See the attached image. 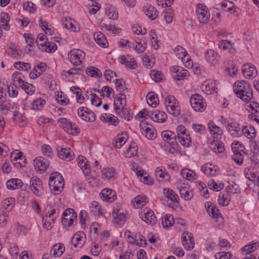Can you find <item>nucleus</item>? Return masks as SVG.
<instances>
[{"mask_svg": "<svg viewBox=\"0 0 259 259\" xmlns=\"http://www.w3.org/2000/svg\"><path fill=\"white\" fill-rule=\"evenodd\" d=\"M233 90L237 97L244 102L249 101L253 97L251 86L245 80L236 81L233 85Z\"/></svg>", "mask_w": 259, "mask_h": 259, "instance_id": "1", "label": "nucleus"}, {"mask_svg": "<svg viewBox=\"0 0 259 259\" xmlns=\"http://www.w3.org/2000/svg\"><path fill=\"white\" fill-rule=\"evenodd\" d=\"M49 185L54 194H59L64 186V181L62 176L57 171L52 173L50 176Z\"/></svg>", "mask_w": 259, "mask_h": 259, "instance_id": "2", "label": "nucleus"}, {"mask_svg": "<svg viewBox=\"0 0 259 259\" xmlns=\"http://www.w3.org/2000/svg\"><path fill=\"white\" fill-rule=\"evenodd\" d=\"M58 123L60 126L69 134L76 136L80 132V128L77 124L70 121L66 118H59L58 120Z\"/></svg>", "mask_w": 259, "mask_h": 259, "instance_id": "3", "label": "nucleus"}, {"mask_svg": "<svg viewBox=\"0 0 259 259\" xmlns=\"http://www.w3.org/2000/svg\"><path fill=\"white\" fill-rule=\"evenodd\" d=\"M177 138L182 145L189 147L191 144V138L189 132L183 125H179L176 129Z\"/></svg>", "mask_w": 259, "mask_h": 259, "instance_id": "4", "label": "nucleus"}, {"mask_svg": "<svg viewBox=\"0 0 259 259\" xmlns=\"http://www.w3.org/2000/svg\"><path fill=\"white\" fill-rule=\"evenodd\" d=\"M190 102L193 109L198 112H202L206 107V103L202 96L198 94L191 96Z\"/></svg>", "mask_w": 259, "mask_h": 259, "instance_id": "5", "label": "nucleus"}, {"mask_svg": "<svg viewBox=\"0 0 259 259\" xmlns=\"http://www.w3.org/2000/svg\"><path fill=\"white\" fill-rule=\"evenodd\" d=\"M176 56L181 60L185 67L191 68L193 67L192 60L190 58L186 49L181 46H177L174 50Z\"/></svg>", "mask_w": 259, "mask_h": 259, "instance_id": "6", "label": "nucleus"}, {"mask_svg": "<svg viewBox=\"0 0 259 259\" xmlns=\"http://www.w3.org/2000/svg\"><path fill=\"white\" fill-rule=\"evenodd\" d=\"M77 220V214L72 208H67L63 212L62 223L64 226L70 227Z\"/></svg>", "mask_w": 259, "mask_h": 259, "instance_id": "7", "label": "nucleus"}, {"mask_svg": "<svg viewBox=\"0 0 259 259\" xmlns=\"http://www.w3.org/2000/svg\"><path fill=\"white\" fill-rule=\"evenodd\" d=\"M85 57V53L80 49H72L68 54V59L75 66L80 65Z\"/></svg>", "mask_w": 259, "mask_h": 259, "instance_id": "8", "label": "nucleus"}, {"mask_svg": "<svg viewBox=\"0 0 259 259\" xmlns=\"http://www.w3.org/2000/svg\"><path fill=\"white\" fill-rule=\"evenodd\" d=\"M197 18L200 23L206 24L210 18L208 8L203 4H198L196 10Z\"/></svg>", "mask_w": 259, "mask_h": 259, "instance_id": "9", "label": "nucleus"}, {"mask_svg": "<svg viewBox=\"0 0 259 259\" xmlns=\"http://www.w3.org/2000/svg\"><path fill=\"white\" fill-rule=\"evenodd\" d=\"M29 186L33 193L38 197L41 196L44 192L42 183L40 180L36 177L31 178Z\"/></svg>", "mask_w": 259, "mask_h": 259, "instance_id": "10", "label": "nucleus"}, {"mask_svg": "<svg viewBox=\"0 0 259 259\" xmlns=\"http://www.w3.org/2000/svg\"><path fill=\"white\" fill-rule=\"evenodd\" d=\"M139 216L142 220L149 225H153L157 222L154 212L150 209H145L139 214Z\"/></svg>", "mask_w": 259, "mask_h": 259, "instance_id": "11", "label": "nucleus"}, {"mask_svg": "<svg viewBox=\"0 0 259 259\" xmlns=\"http://www.w3.org/2000/svg\"><path fill=\"white\" fill-rule=\"evenodd\" d=\"M161 137L163 141L170 146L174 147L177 145L178 141L176 134L170 131H164L161 133Z\"/></svg>", "mask_w": 259, "mask_h": 259, "instance_id": "12", "label": "nucleus"}, {"mask_svg": "<svg viewBox=\"0 0 259 259\" xmlns=\"http://www.w3.org/2000/svg\"><path fill=\"white\" fill-rule=\"evenodd\" d=\"M182 242L184 247L187 250H190L194 247V239L191 233L186 232L183 233Z\"/></svg>", "mask_w": 259, "mask_h": 259, "instance_id": "13", "label": "nucleus"}, {"mask_svg": "<svg viewBox=\"0 0 259 259\" xmlns=\"http://www.w3.org/2000/svg\"><path fill=\"white\" fill-rule=\"evenodd\" d=\"M140 128L142 134L148 139L152 140L156 138V131L151 125L143 123L140 125Z\"/></svg>", "mask_w": 259, "mask_h": 259, "instance_id": "14", "label": "nucleus"}, {"mask_svg": "<svg viewBox=\"0 0 259 259\" xmlns=\"http://www.w3.org/2000/svg\"><path fill=\"white\" fill-rule=\"evenodd\" d=\"M206 211L210 216L214 219H220L223 221L222 214L218 208L213 203L207 202L205 204Z\"/></svg>", "mask_w": 259, "mask_h": 259, "instance_id": "15", "label": "nucleus"}, {"mask_svg": "<svg viewBox=\"0 0 259 259\" xmlns=\"http://www.w3.org/2000/svg\"><path fill=\"white\" fill-rule=\"evenodd\" d=\"M242 72L244 76L248 79L254 78L257 74L256 68L250 63H247L242 66Z\"/></svg>", "mask_w": 259, "mask_h": 259, "instance_id": "16", "label": "nucleus"}, {"mask_svg": "<svg viewBox=\"0 0 259 259\" xmlns=\"http://www.w3.org/2000/svg\"><path fill=\"white\" fill-rule=\"evenodd\" d=\"M201 170L205 175L214 177L219 174L220 170L218 167L211 163H205L201 166Z\"/></svg>", "mask_w": 259, "mask_h": 259, "instance_id": "17", "label": "nucleus"}, {"mask_svg": "<svg viewBox=\"0 0 259 259\" xmlns=\"http://www.w3.org/2000/svg\"><path fill=\"white\" fill-rule=\"evenodd\" d=\"M58 157L63 160L69 161L73 159L74 154L73 151L69 148H58Z\"/></svg>", "mask_w": 259, "mask_h": 259, "instance_id": "18", "label": "nucleus"}, {"mask_svg": "<svg viewBox=\"0 0 259 259\" xmlns=\"http://www.w3.org/2000/svg\"><path fill=\"white\" fill-rule=\"evenodd\" d=\"M100 196L103 201L108 202H111L116 199V192L109 188L103 189Z\"/></svg>", "mask_w": 259, "mask_h": 259, "instance_id": "19", "label": "nucleus"}, {"mask_svg": "<svg viewBox=\"0 0 259 259\" xmlns=\"http://www.w3.org/2000/svg\"><path fill=\"white\" fill-rule=\"evenodd\" d=\"M208 127L210 134L214 139L219 140L222 137L223 131L219 126H217L213 121H209L208 123Z\"/></svg>", "mask_w": 259, "mask_h": 259, "instance_id": "20", "label": "nucleus"}, {"mask_svg": "<svg viewBox=\"0 0 259 259\" xmlns=\"http://www.w3.org/2000/svg\"><path fill=\"white\" fill-rule=\"evenodd\" d=\"M126 96L124 94H118L114 101V108L116 112H120L126 105Z\"/></svg>", "mask_w": 259, "mask_h": 259, "instance_id": "21", "label": "nucleus"}, {"mask_svg": "<svg viewBox=\"0 0 259 259\" xmlns=\"http://www.w3.org/2000/svg\"><path fill=\"white\" fill-rule=\"evenodd\" d=\"M118 61L120 63L124 65L125 67L128 69H135L137 66L135 59L131 58L129 56H120L118 58Z\"/></svg>", "mask_w": 259, "mask_h": 259, "instance_id": "22", "label": "nucleus"}, {"mask_svg": "<svg viewBox=\"0 0 259 259\" xmlns=\"http://www.w3.org/2000/svg\"><path fill=\"white\" fill-rule=\"evenodd\" d=\"M112 217L114 219V222L120 227L123 225L126 221V216L124 213L120 212L118 208H114L112 211Z\"/></svg>", "mask_w": 259, "mask_h": 259, "instance_id": "23", "label": "nucleus"}, {"mask_svg": "<svg viewBox=\"0 0 259 259\" xmlns=\"http://www.w3.org/2000/svg\"><path fill=\"white\" fill-rule=\"evenodd\" d=\"M49 165V161L42 157H38L34 160V166L37 171H45Z\"/></svg>", "mask_w": 259, "mask_h": 259, "instance_id": "24", "label": "nucleus"}, {"mask_svg": "<svg viewBox=\"0 0 259 259\" xmlns=\"http://www.w3.org/2000/svg\"><path fill=\"white\" fill-rule=\"evenodd\" d=\"M76 161L78 165L82 169L84 174L86 176L89 175L91 172V169L86 158L82 156H79L76 159Z\"/></svg>", "mask_w": 259, "mask_h": 259, "instance_id": "25", "label": "nucleus"}, {"mask_svg": "<svg viewBox=\"0 0 259 259\" xmlns=\"http://www.w3.org/2000/svg\"><path fill=\"white\" fill-rule=\"evenodd\" d=\"M181 197L184 200H190L193 197L194 194L192 189L188 186L182 185L179 188Z\"/></svg>", "mask_w": 259, "mask_h": 259, "instance_id": "26", "label": "nucleus"}, {"mask_svg": "<svg viewBox=\"0 0 259 259\" xmlns=\"http://www.w3.org/2000/svg\"><path fill=\"white\" fill-rule=\"evenodd\" d=\"M207 143L209 148L215 153H222L225 150L223 143H220L217 139H213V141L209 140Z\"/></svg>", "mask_w": 259, "mask_h": 259, "instance_id": "27", "label": "nucleus"}, {"mask_svg": "<svg viewBox=\"0 0 259 259\" xmlns=\"http://www.w3.org/2000/svg\"><path fill=\"white\" fill-rule=\"evenodd\" d=\"M217 84L214 80H208L205 81L202 85L201 89L206 94L210 95L215 92Z\"/></svg>", "mask_w": 259, "mask_h": 259, "instance_id": "28", "label": "nucleus"}, {"mask_svg": "<svg viewBox=\"0 0 259 259\" xmlns=\"http://www.w3.org/2000/svg\"><path fill=\"white\" fill-rule=\"evenodd\" d=\"M149 116L154 122L158 123L165 121L167 118V115L164 112L157 110L150 113Z\"/></svg>", "mask_w": 259, "mask_h": 259, "instance_id": "29", "label": "nucleus"}, {"mask_svg": "<svg viewBox=\"0 0 259 259\" xmlns=\"http://www.w3.org/2000/svg\"><path fill=\"white\" fill-rule=\"evenodd\" d=\"M101 173L103 179L105 180H112L115 179L116 171L112 167H106L103 168Z\"/></svg>", "mask_w": 259, "mask_h": 259, "instance_id": "30", "label": "nucleus"}, {"mask_svg": "<svg viewBox=\"0 0 259 259\" xmlns=\"http://www.w3.org/2000/svg\"><path fill=\"white\" fill-rule=\"evenodd\" d=\"M228 132L234 138H238L242 135V130L239 125L234 122H231L230 125L227 127Z\"/></svg>", "mask_w": 259, "mask_h": 259, "instance_id": "31", "label": "nucleus"}, {"mask_svg": "<svg viewBox=\"0 0 259 259\" xmlns=\"http://www.w3.org/2000/svg\"><path fill=\"white\" fill-rule=\"evenodd\" d=\"M46 68L45 64L41 63L34 67L29 73V77L31 79H35L39 76L41 74L45 72Z\"/></svg>", "mask_w": 259, "mask_h": 259, "instance_id": "32", "label": "nucleus"}, {"mask_svg": "<svg viewBox=\"0 0 259 259\" xmlns=\"http://www.w3.org/2000/svg\"><path fill=\"white\" fill-rule=\"evenodd\" d=\"M127 138L126 133H122L114 138L112 141V145L116 148H120L125 143Z\"/></svg>", "mask_w": 259, "mask_h": 259, "instance_id": "33", "label": "nucleus"}, {"mask_svg": "<svg viewBox=\"0 0 259 259\" xmlns=\"http://www.w3.org/2000/svg\"><path fill=\"white\" fill-rule=\"evenodd\" d=\"M85 234L83 232L76 233L72 237L71 242L75 247L79 246L81 247L84 243Z\"/></svg>", "mask_w": 259, "mask_h": 259, "instance_id": "34", "label": "nucleus"}, {"mask_svg": "<svg viewBox=\"0 0 259 259\" xmlns=\"http://www.w3.org/2000/svg\"><path fill=\"white\" fill-rule=\"evenodd\" d=\"M143 11L146 15L151 20H155L158 16V11L152 6H145L143 8Z\"/></svg>", "mask_w": 259, "mask_h": 259, "instance_id": "35", "label": "nucleus"}, {"mask_svg": "<svg viewBox=\"0 0 259 259\" xmlns=\"http://www.w3.org/2000/svg\"><path fill=\"white\" fill-rule=\"evenodd\" d=\"M171 70L173 73H176V76L178 80L183 79L188 73V70L178 66H173Z\"/></svg>", "mask_w": 259, "mask_h": 259, "instance_id": "36", "label": "nucleus"}, {"mask_svg": "<svg viewBox=\"0 0 259 259\" xmlns=\"http://www.w3.org/2000/svg\"><path fill=\"white\" fill-rule=\"evenodd\" d=\"M163 192L165 197L173 202H179V196L176 192L172 189L169 188H164Z\"/></svg>", "mask_w": 259, "mask_h": 259, "instance_id": "37", "label": "nucleus"}, {"mask_svg": "<svg viewBox=\"0 0 259 259\" xmlns=\"http://www.w3.org/2000/svg\"><path fill=\"white\" fill-rule=\"evenodd\" d=\"M6 185L8 189L13 190L21 188L23 183L20 179H12L7 181Z\"/></svg>", "mask_w": 259, "mask_h": 259, "instance_id": "38", "label": "nucleus"}, {"mask_svg": "<svg viewBox=\"0 0 259 259\" xmlns=\"http://www.w3.org/2000/svg\"><path fill=\"white\" fill-rule=\"evenodd\" d=\"M205 57L208 62L214 64L218 60L219 55L213 50H208L205 53Z\"/></svg>", "mask_w": 259, "mask_h": 259, "instance_id": "39", "label": "nucleus"}, {"mask_svg": "<svg viewBox=\"0 0 259 259\" xmlns=\"http://www.w3.org/2000/svg\"><path fill=\"white\" fill-rule=\"evenodd\" d=\"M181 174L183 178L188 181H193L197 179V175L190 169H182L181 171Z\"/></svg>", "mask_w": 259, "mask_h": 259, "instance_id": "40", "label": "nucleus"}, {"mask_svg": "<svg viewBox=\"0 0 259 259\" xmlns=\"http://www.w3.org/2000/svg\"><path fill=\"white\" fill-rule=\"evenodd\" d=\"M65 250L64 245L61 243L55 244L53 246L52 249L51 250L50 254L57 257L61 256Z\"/></svg>", "mask_w": 259, "mask_h": 259, "instance_id": "41", "label": "nucleus"}, {"mask_svg": "<svg viewBox=\"0 0 259 259\" xmlns=\"http://www.w3.org/2000/svg\"><path fill=\"white\" fill-rule=\"evenodd\" d=\"M241 132L242 134H244L245 137L250 139L254 138L256 136V131L255 128L251 125L243 127Z\"/></svg>", "mask_w": 259, "mask_h": 259, "instance_id": "42", "label": "nucleus"}, {"mask_svg": "<svg viewBox=\"0 0 259 259\" xmlns=\"http://www.w3.org/2000/svg\"><path fill=\"white\" fill-rule=\"evenodd\" d=\"M63 25L66 28L73 32H76L77 30L76 22L70 18H66L63 20Z\"/></svg>", "mask_w": 259, "mask_h": 259, "instance_id": "43", "label": "nucleus"}, {"mask_svg": "<svg viewBox=\"0 0 259 259\" xmlns=\"http://www.w3.org/2000/svg\"><path fill=\"white\" fill-rule=\"evenodd\" d=\"M106 14L110 19L116 20L118 18V13L115 7L109 5L105 10Z\"/></svg>", "mask_w": 259, "mask_h": 259, "instance_id": "44", "label": "nucleus"}, {"mask_svg": "<svg viewBox=\"0 0 259 259\" xmlns=\"http://www.w3.org/2000/svg\"><path fill=\"white\" fill-rule=\"evenodd\" d=\"M101 120L104 122H108L110 124L116 126L118 123V119L114 116H111V115H108L105 113L100 116Z\"/></svg>", "mask_w": 259, "mask_h": 259, "instance_id": "45", "label": "nucleus"}, {"mask_svg": "<svg viewBox=\"0 0 259 259\" xmlns=\"http://www.w3.org/2000/svg\"><path fill=\"white\" fill-rule=\"evenodd\" d=\"M155 175L157 180L159 181H166L170 179L169 175L159 167L156 168Z\"/></svg>", "mask_w": 259, "mask_h": 259, "instance_id": "46", "label": "nucleus"}, {"mask_svg": "<svg viewBox=\"0 0 259 259\" xmlns=\"http://www.w3.org/2000/svg\"><path fill=\"white\" fill-rule=\"evenodd\" d=\"M146 197L144 196L138 195L135 198L133 205L136 208H140L147 203Z\"/></svg>", "mask_w": 259, "mask_h": 259, "instance_id": "47", "label": "nucleus"}, {"mask_svg": "<svg viewBox=\"0 0 259 259\" xmlns=\"http://www.w3.org/2000/svg\"><path fill=\"white\" fill-rule=\"evenodd\" d=\"M230 201V196L228 192H222L219 194L218 202L222 205H228Z\"/></svg>", "mask_w": 259, "mask_h": 259, "instance_id": "48", "label": "nucleus"}, {"mask_svg": "<svg viewBox=\"0 0 259 259\" xmlns=\"http://www.w3.org/2000/svg\"><path fill=\"white\" fill-rule=\"evenodd\" d=\"M147 102L149 106L155 108L159 102L158 97L153 93H149L147 96Z\"/></svg>", "mask_w": 259, "mask_h": 259, "instance_id": "49", "label": "nucleus"}, {"mask_svg": "<svg viewBox=\"0 0 259 259\" xmlns=\"http://www.w3.org/2000/svg\"><path fill=\"white\" fill-rule=\"evenodd\" d=\"M12 78L13 82L15 83H18L20 87L24 85V84L26 82L23 80L24 76L23 74L18 71L15 72L13 74Z\"/></svg>", "mask_w": 259, "mask_h": 259, "instance_id": "50", "label": "nucleus"}, {"mask_svg": "<svg viewBox=\"0 0 259 259\" xmlns=\"http://www.w3.org/2000/svg\"><path fill=\"white\" fill-rule=\"evenodd\" d=\"M138 146L136 143H132L125 152V156L126 157H132L137 154Z\"/></svg>", "mask_w": 259, "mask_h": 259, "instance_id": "51", "label": "nucleus"}, {"mask_svg": "<svg viewBox=\"0 0 259 259\" xmlns=\"http://www.w3.org/2000/svg\"><path fill=\"white\" fill-rule=\"evenodd\" d=\"M46 104V101L42 98H38L32 102L31 108L34 110H41Z\"/></svg>", "mask_w": 259, "mask_h": 259, "instance_id": "52", "label": "nucleus"}, {"mask_svg": "<svg viewBox=\"0 0 259 259\" xmlns=\"http://www.w3.org/2000/svg\"><path fill=\"white\" fill-rule=\"evenodd\" d=\"M10 19L8 13L4 12L1 14L0 22L2 23L3 27L5 30H8L10 29V26L8 23Z\"/></svg>", "mask_w": 259, "mask_h": 259, "instance_id": "53", "label": "nucleus"}, {"mask_svg": "<svg viewBox=\"0 0 259 259\" xmlns=\"http://www.w3.org/2000/svg\"><path fill=\"white\" fill-rule=\"evenodd\" d=\"M219 48L223 50H229L231 52L234 51L232 44L230 41L227 40H222L219 44Z\"/></svg>", "mask_w": 259, "mask_h": 259, "instance_id": "54", "label": "nucleus"}, {"mask_svg": "<svg viewBox=\"0 0 259 259\" xmlns=\"http://www.w3.org/2000/svg\"><path fill=\"white\" fill-rule=\"evenodd\" d=\"M175 220L170 214H167L162 219V225L164 228H168L172 225Z\"/></svg>", "mask_w": 259, "mask_h": 259, "instance_id": "55", "label": "nucleus"}, {"mask_svg": "<svg viewBox=\"0 0 259 259\" xmlns=\"http://www.w3.org/2000/svg\"><path fill=\"white\" fill-rule=\"evenodd\" d=\"M166 110L171 115L177 116L180 115L181 110L179 104L167 105Z\"/></svg>", "mask_w": 259, "mask_h": 259, "instance_id": "56", "label": "nucleus"}, {"mask_svg": "<svg viewBox=\"0 0 259 259\" xmlns=\"http://www.w3.org/2000/svg\"><path fill=\"white\" fill-rule=\"evenodd\" d=\"M98 46L103 48H107L109 43L105 35L101 32H98Z\"/></svg>", "mask_w": 259, "mask_h": 259, "instance_id": "57", "label": "nucleus"}, {"mask_svg": "<svg viewBox=\"0 0 259 259\" xmlns=\"http://www.w3.org/2000/svg\"><path fill=\"white\" fill-rule=\"evenodd\" d=\"M22 157L23 153L21 152H19L16 154L15 153H12L11 156L12 162H13L14 164L17 167L23 166L20 162H16L18 160H22Z\"/></svg>", "mask_w": 259, "mask_h": 259, "instance_id": "58", "label": "nucleus"}, {"mask_svg": "<svg viewBox=\"0 0 259 259\" xmlns=\"http://www.w3.org/2000/svg\"><path fill=\"white\" fill-rule=\"evenodd\" d=\"M208 186L211 190L215 191H219L223 189L224 185L223 183L218 184L214 180H210L208 183Z\"/></svg>", "mask_w": 259, "mask_h": 259, "instance_id": "59", "label": "nucleus"}, {"mask_svg": "<svg viewBox=\"0 0 259 259\" xmlns=\"http://www.w3.org/2000/svg\"><path fill=\"white\" fill-rule=\"evenodd\" d=\"M15 203V199L14 198L10 197L5 199L3 202V207L5 209H12Z\"/></svg>", "mask_w": 259, "mask_h": 259, "instance_id": "60", "label": "nucleus"}, {"mask_svg": "<svg viewBox=\"0 0 259 259\" xmlns=\"http://www.w3.org/2000/svg\"><path fill=\"white\" fill-rule=\"evenodd\" d=\"M14 67L18 70L28 71L31 69V65L29 63L23 62H16L14 64Z\"/></svg>", "mask_w": 259, "mask_h": 259, "instance_id": "61", "label": "nucleus"}, {"mask_svg": "<svg viewBox=\"0 0 259 259\" xmlns=\"http://www.w3.org/2000/svg\"><path fill=\"white\" fill-rule=\"evenodd\" d=\"M21 88L25 91L27 94L30 95L34 94L35 91V87L33 84L27 82H26L24 84V85H22Z\"/></svg>", "mask_w": 259, "mask_h": 259, "instance_id": "62", "label": "nucleus"}, {"mask_svg": "<svg viewBox=\"0 0 259 259\" xmlns=\"http://www.w3.org/2000/svg\"><path fill=\"white\" fill-rule=\"evenodd\" d=\"M96 91V89H90L88 90L86 92V98L90 100L92 104L96 101L97 96L94 92Z\"/></svg>", "mask_w": 259, "mask_h": 259, "instance_id": "63", "label": "nucleus"}, {"mask_svg": "<svg viewBox=\"0 0 259 259\" xmlns=\"http://www.w3.org/2000/svg\"><path fill=\"white\" fill-rule=\"evenodd\" d=\"M56 98L58 103L61 105H66L69 102V99L65 97V95L62 92L58 93L57 95H56Z\"/></svg>", "mask_w": 259, "mask_h": 259, "instance_id": "64", "label": "nucleus"}]
</instances>
